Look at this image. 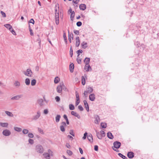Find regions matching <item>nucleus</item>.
Here are the masks:
<instances>
[{
    "instance_id": "dca6fc26",
    "label": "nucleus",
    "mask_w": 159,
    "mask_h": 159,
    "mask_svg": "<svg viewBox=\"0 0 159 159\" xmlns=\"http://www.w3.org/2000/svg\"><path fill=\"white\" fill-rule=\"evenodd\" d=\"M71 114L72 115L76 117L79 119H80V115L76 112L74 111H71Z\"/></svg>"
},
{
    "instance_id": "f3484780",
    "label": "nucleus",
    "mask_w": 159,
    "mask_h": 159,
    "mask_svg": "<svg viewBox=\"0 0 159 159\" xmlns=\"http://www.w3.org/2000/svg\"><path fill=\"white\" fill-rule=\"evenodd\" d=\"M80 44V40L79 37L78 36L76 38V46L78 47L79 46Z\"/></svg>"
},
{
    "instance_id": "4468645a",
    "label": "nucleus",
    "mask_w": 159,
    "mask_h": 159,
    "mask_svg": "<svg viewBox=\"0 0 159 159\" xmlns=\"http://www.w3.org/2000/svg\"><path fill=\"white\" fill-rule=\"evenodd\" d=\"M89 99L91 101H93L95 99V96L94 93H92L89 95Z\"/></svg>"
},
{
    "instance_id": "4be33fe9",
    "label": "nucleus",
    "mask_w": 159,
    "mask_h": 159,
    "mask_svg": "<svg viewBox=\"0 0 159 159\" xmlns=\"http://www.w3.org/2000/svg\"><path fill=\"white\" fill-rule=\"evenodd\" d=\"M90 60V59L89 58L86 57L84 60V62L85 65H87V64H89Z\"/></svg>"
},
{
    "instance_id": "bb28decb",
    "label": "nucleus",
    "mask_w": 159,
    "mask_h": 159,
    "mask_svg": "<svg viewBox=\"0 0 159 159\" xmlns=\"http://www.w3.org/2000/svg\"><path fill=\"white\" fill-rule=\"evenodd\" d=\"M14 84L15 87L17 88L19 87L20 85V83L18 81H16L14 83Z\"/></svg>"
},
{
    "instance_id": "052dcab7",
    "label": "nucleus",
    "mask_w": 159,
    "mask_h": 159,
    "mask_svg": "<svg viewBox=\"0 0 159 159\" xmlns=\"http://www.w3.org/2000/svg\"><path fill=\"white\" fill-rule=\"evenodd\" d=\"M1 14L2 16L4 17H6V14L3 11H1Z\"/></svg>"
},
{
    "instance_id": "c03bdc74",
    "label": "nucleus",
    "mask_w": 159,
    "mask_h": 159,
    "mask_svg": "<svg viewBox=\"0 0 159 159\" xmlns=\"http://www.w3.org/2000/svg\"><path fill=\"white\" fill-rule=\"evenodd\" d=\"M22 133L24 134H27L28 133H29V130L27 129H23V130H22Z\"/></svg>"
},
{
    "instance_id": "864d4df0",
    "label": "nucleus",
    "mask_w": 159,
    "mask_h": 159,
    "mask_svg": "<svg viewBox=\"0 0 159 159\" xmlns=\"http://www.w3.org/2000/svg\"><path fill=\"white\" fill-rule=\"evenodd\" d=\"M29 30L30 32V34L31 35V36H33L34 35V33H33L32 32V30H31V27L30 26V25H29Z\"/></svg>"
},
{
    "instance_id": "f8f14e48",
    "label": "nucleus",
    "mask_w": 159,
    "mask_h": 159,
    "mask_svg": "<svg viewBox=\"0 0 159 159\" xmlns=\"http://www.w3.org/2000/svg\"><path fill=\"white\" fill-rule=\"evenodd\" d=\"M68 40L69 41V42L71 43V38L72 39H73L74 36L73 34L72 33H71L70 34L69 32V30H68Z\"/></svg>"
},
{
    "instance_id": "423d86ee",
    "label": "nucleus",
    "mask_w": 159,
    "mask_h": 159,
    "mask_svg": "<svg viewBox=\"0 0 159 159\" xmlns=\"http://www.w3.org/2000/svg\"><path fill=\"white\" fill-rule=\"evenodd\" d=\"M113 146L112 147V148H116L118 149L120 146L121 145V143L119 141H115L113 143Z\"/></svg>"
},
{
    "instance_id": "4c0bfd02",
    "label": "nucleus",
    "mask_w": 159,
    "mask_h": 159,
    "mask_svg": "<svg viewBox=\"0 0 159 159\" xmlns=\"http://www.w3.org/2000/svg\"><path fill=\"white\" fill-rule=\"evenodd\" d=\"M75 96L76 98V100H80V96L79 93L77 91L75 92Z\"/></svg>"
},
{
    "instance_id": "20e7f679",
    "label": "nucleus",
    "mask_w": 159,
    "mask_h": 159,
    "mask_svg": "<svg viewBox=\"0 0 159 159\" xmlns=\"http://www.w3.org/2000/svg\"><path fill=\"white\" fill-rule=\"evenodd\" d=\"M41 112L40 111H38L35 115L33 116L32 118V120H37L41 116Z\"/></svg>"
},
{
    "instance_id": "9d476101",
    "label": "nucleus",
    "mask_w": 159,
    "mask_h": 159,
    "mask_svg": "<svg viewBox=\"0 0 159 159\" xmlns=\"http://www.w3.org/2000/svg\"><path fill=\"white\" fill-rule=\"evenodd\" d=\"M84 69L86 72L91 71L92 70L91 67L89 64L85 65L84 67Z\"/></svg>"
},
{
    "instance_id": "2f4dec72",
    "label": "nucleus",
    "mask_w": 159,
    "mask_h": 159,
    "mask_svg": "<svg viewBox=\"0 0 159 159\" xmlns=\"http://www.w3.org/2000/svg\"><path fill=\"white\" fill-rule=\"evenodd\" d=\"M25 83L27 85H29L30 84V81L29 78H26L25 80Z\"/></svg>"
},
{
    "instance_id": "cd10ccee",
    "label": "nucleus",
    "mask_w": 159,
    "mask_h": 159,
    "mask_svg": "<svg viewBox=\"0 0 159 159\" xmlns=\"http://www.w3.org/2000/svg\"><path fill=\"white\" fill-rule=\"evenodd\" d=\"M43 100L42 99H40L38 100V102L41 106L43 105Z\"/></svg>"
},
{
    "instance_id": "3c124183",
    "label": "nucleus",
    "mask_w": 159,
    "mask_h": 159,
    "mask_svg": "<svg viewBox=\"0 0 159 159\" xmlns=\"http://www.w3.org/2000/svg\"><path fill=\"white\" fill-rule=\"evenodd\" d=\"M28 136L30 138H33L34 137L33 134L30 133H28Z\"/></svg>"
},
{
    "instance_id": "79ce46f5",
    "label": "nucleus",
    "mask_w": 159,
    "mask_h": 159,
    "mask_svg": "<svg viewBox=\"0 0 159 159\" xmlns=\"http://www.w3.org/2000/svg\"><path fill=\"white\" fill-rule=\"evenodd\" d=\"M69 107L70 110H72L75 109V107L73 104H70L69 105Z\"/></svg>"
},
{
    "instance_id": "de8ad7c7",
    "label": "nucleus",
    "mask_w": 159,
    "mask_h": 159,
    "mask_svg": "<svg viewBox=\"0 0 159 159\" xmlns=\"http://www.w3.org/2000/svg\"><path fill=\"white\" fill-rule=\"evenodd\" d=\"M48 152L47 153H48V155H49L50 156H52L53 152L50 149H48Z\"/></svg>"
},
{
    "instance_id": "7ed1b4c3",
    "label": "nucleus",
    "mask_w": 159,
    "mask_h": 159,
    "mask_svg": "<svg viewBox=\"0 0 159 159\" xmlns=\"http://www.w3.org/2000/svg\"><path fill=\"white\" fill-rule=\"evenodd\" d=\"M23 72L25 75L30 77H32L33 75L31 70L30 69H28L26 71H23Z\"/></svg>"
},
{
    "instance_id": "774afa93",
    "label": "nucleus",
    "mask_w": 159,
    "mask_h": 159,
    "mask_svg": "<svg viewBox=\"0 0 159 159\" xmlns=\"http://www.w3.org/2000/svg\"><path fill=\"white\" fill-rule=\"evenodd\" d=\"M29 22L30 23H32L33 24H34V21L33 19H31L30 20Z\"/></svg>"
},
{
    "instance_id": "6ab92c4d",
    "label": "nucleus",
    "mask_w": 159,
    "mask_h": 159,
    "mask_svg": "<svg viewBox=\"0 0 159 159\" xmlns=\"http://www.w3.org/2000/svg\"><path fill=\"white\" fill-rule=\"evenodd\" d=\"M87 138L89 141L91 143L93 142V136L91 134H89L88 135Z\"/></svg>"
},
{
    "instance_id": "4d7b16f0",
    "label": "nucleus",
    "mask_w": 159,
    "mask_h": 159,
    "mask_svg": "<svg viewBox=\"0 0 159 159\" xmlns=\"http://www.w3.org/2000/svg\"><path fill=\"white\" fill-rule=\"evenodd\" d=\"M48 113V110L47 109H44L43 111V113L44 114L46 115Z\"/></svg>"
},
{
    "instance_id": "8fccbe9b",
    "label": "nucleus",
    "mask_w": 159,
    "mask_h": 159,
    "mask_svg": "<svg viewBox=\"0 0 159 159\" xmlns=\"http://www.w3.org/2000/svg\"><path fill=\"white\" fill-rule=\"evenodd\" d=\"M70 57H72V55H73V50H72L71 46V47L70 48Z\"/></svg>"
},
{
    "instance_id": "680f3d73",
    "label": "nucleus",
    "mask_w": 159,
    "mask_h": 159,
    "mask_svg": "<svg viewBox=\"0 0 159 159\" xmlns=\"http://www.w3.org/2000/svg\"><path fill=\"white\" fill-rule=\"evenodd\" d=\"M78 108L81 111H82L84 110L83 108V107L82 106H81L80 105L79 106Z\"/></svg>"
},
{
    "instance_id": "39448f33",
    "label": "nucleus",
    "mask_w": 159,
    "mask_h": 159,
    "mask_svg": "<svg viewBox=\"0 0 159 159\" xmlns=\"http://www.w3.org/2000/svg\"><path fill=\"white\" fill-rule=\"evenodd\" d=\"M55 21L56 24L57 25L59 24V13L57 12V10H55Z\"/></svg>"
},
{
    "instance_id": "6e6552de",
    "label": "nucleus",
    "mask_w": 159,
    "mask_h": 159,
    "mask_svg": "<svg viewBox=\"0 0 159 159\" xmlns=\"http://www.w3.org/2000/svg\"><path fill=\"white\" fill-rule=\"evenodd\" d=\"M64 86L63 83H62L61 84H60V85L58 86L57 88V92L59 93H61L62 91V87Z\"/></svg>"
},
{
    "instance_id": "6e6d98bb",
    "label": "nucleus",
    "mask_w": 159,
    "mask_h": 159,
    "mask_svg": "<svg viewBox=\"0 0 159 159\" xmlns=\"http://www.w3.org/2000/svg\"><path fill=\"white\" fill-rule=\"evenodd\" d=\"M70 134L73 136H75V134L74 133L73 131L72 130H71L70 131Z\"/></svg>"
},
{
    "instance_id": "2eb2a0df",
    "label": "nucleus",
    "mask_w": 159,
    "mask_h": 159,
    "mask_svg": "<svg viewBox=\"0 0 159 159\" xmlns=\"http://www.w3.org/2000/svg\"><path fill=\"white\" fill-rule=\"evenodd\" d=\"M127 156L129 158H132L134 157V153L132 152H129L128 153Z\"/></svg>"
},
{
    "instance_id": "a211bd4d",
    "label": "nucleus",
    "mask_w": 159,
    "mask_h": 159,
    "mask_svg": "<svg viewBox=\"0 0 159 159\" xmlns=\"http://www.w3.org/2000/svg\"><path fill=\"white\" fill-rule=\"evenodd\" d=\"M83 102L87 111H89V106L87 101L84 100V101Z\"/></svg>"
},
{
    "instance_id": "e433bc0d",
    "label": "nucleus",
    "mask_w": 159,
    "mask_h": 159,
    "mask_svg": "<svg viewBox=\"0 0 159 159\" xmlns=\"http://www.w3.org/2000/svg\"><path fill=\"white\" fill-rule=\"evenodd\" d=\"M14 129L15 131L19 132H20L22 130V129L21 128L16 127H14Z\"/></svg>"
},
{
    "instance_id": "603ef678",
    "label": "nucleus",
    "mask_w": 159,
    "mask_h": 159,
    "mask_svg": "<svg viewBox=\"0 0 159 159\" xmlns=\"http://www.w3.org/2000/svg\"><path fill=\"white\" fill-rule=\"evenodd\" d=\"M29 142L31 144H33L34 143V140L32 139H30L28 140Z\"/></svg>"
},
{
    "instance_id": "a18cd8bd",
    "label": "nucleus",
    "mask_w": 159,
    "mask_h": 159,
    "mask_svg": "<svg viewBox=\"0 0 159 159\" xmlns=\"http://www.w3.org/2000/svg\"><path fill=\"white\" fill-rule=\"evenodd\" d=\"M76 61L79 64H81V59L79 58V57H77Z\"/></svg>"
},
{
    "instance_id": "a19ab883",
    "label": "nucleus",
    "mask_w": 159,
    "mask_h": 159,
    "mask_svg": "<svg viewBox=\"0 0 159 159\" xmlns=\"http://www.w3.org/2000/svg\"><path fill=\"white\" fill-rule=\"evenodd\" d=\"M101 125L102 128H105L107 127V125L106 123H101Z\"/></svg>"
},
{
    "instance_id": "5fc2aeb1",
    "label": "nucleus",
    "mask_w": 159,
    "mask_h": 159,
    "mask_svg": "<svg viewBox=\"0 0 159 159\" xmlns=\"http://www.w3.org/2000/svg\"><path fill=\"white\" fill-rule=\"evenodd\" d=\"M10 31L11 32V33L13 35H16V33L15 31L12 28V29L10 30Z\"/></svg>"
},
{
    "instance_id": "13d9d810",
    "label": "nucleus",
    "mask_w": 159,
    "mask_h": 159,
    "mask_svg": "<svg viewBox=\"0 0 159 159\" xmlns=\"http://www.w3.org/2000/svg\"><path fill=\"white\" fill-rule=\"evenodd\" d=\"M100 133L101 134V135H102V137L105 136V133L104 131L102 130L101 131Z\"/></svg>"
},
{
    "instance_id": "bf43d9fd",
    "label": "nucleus",
    "mask_w": 159,
    "mask_h": 159,
    "mask_svg": "<svg viewBox=\"0 0 159 159\" xmlns=\"http://www.w3.org/2000/svg\"><path fill=\"white\" fill-rule=\"evenodd\" d=\"M76 25L80 27L81 25L82 22L80 21L77 22L76 23Z\"/></svg>"
},
{
    "instance_id": "f704fd0d",
    "label": "nucleus",
    "mask_w": 159,
    "mask_h": 159,
    "mask_svg": "<svg viewBox=\"0 0 159 159\" xmlns=\"http://www.w3.org/2000/svg\"><path fill=\"white\" fill-rule=\"evenodd\" d=\"M63 37L64 40L65 42H66V43H67V39L66 36V34L64 31L63 32Z\"/></svg>"
},
{
    "instance_id": "0eeeda50",
    "label": "nucleus",
    "mask_w": 159,
    "mask_h": 159,
    "mask_svg": "<svg viewBox=\"0 0 159 159\" xmlns=\"http://www.w3.org/2000/svg\"><path fill=\"white\" fill-rule=\"evenodd\" d=\"M66 126V123L65 122H62L61 123V125L60 126V129L61 130L64 132L65 131V127Z\"/></svg>"
},
{
    "instance_id": "338daca9",
    "label": "nucleus",
    "mask_w": 159,
    "mask_h": 159,
    "mask_svg": "<svg viewBox=\"0 0 159 159\" xmlns=\"http://www.w3.org/2000/svg\"><path fill=\"white\" fill-rule=\"evenodd\" d=\"M38 130L40 133L42 134H43V130L41 129L40 128H38Z\"/></svg>"
},
{
    "instance_id": "e2e57ef3",
    "label": "nucleus",
    "mask_w": 159,
    "mask_h": 159,
    "mask_svg": "<svg viewBox=\"0 0 159 159\" xmlns=\"http://www.w3.org/2000/svg\"><path fill=\"white\" fill-rule=\"evenodd\" d=\"M87 134H88L87 132H85V133H84V136L82 138L83 139H86L87 136Z\"/></svg>"
},
{
    "instance_id": "c9c22d12",
    "label": "nucleus",
    "mask_w": 159,
    "mask_h": 159,
    "mask_svg": "<svg viewBox=\"0 0 159 159\" xmlns=\"http://www.w3.org/2000/svg\"><path fill=\"white\" fill-rule=\"evenodd\" d=\"M118 154L120 157H121L123 159H128V158H127V157L123 155V154H122L121 153H118Z\"/></svg>"
},
{
    "instance_id": "ea45409f",
    "label": "nucleus",
    "mask_w": 159,
    "mask_h": 159,
    "mask_svg": "<svg viewBox=\"0 0 159 159\" xmlns=\"http://www.w3.org/2000/svg\"><path fill=\"white\" fill-rule=\"evenodd\" d=\"M75 16V13L74 11L72 12L70 15V19L71 20H72L73 18H74Z\"/></svg>"
},
{
    "instance_id": "473e14b6",
    "label": "nucleus",
    "mask_w": 159,
    "mask_h": 159,
    "mask_svg": "<svg viewBox=\"0 0 159 159\" xmlns=\"http://www.w3.org/2000/svg\"><path fill=\"white\" fill-rule=\"evenodd\" d=\"M60 81V79L58 77H56L54 80V82L55 84L58 83Z\"/></svg>"
},
{
    "instance_id": "69168bd1",
    "label": "nucleus",
    "mask_w": 159,
    "mask_h": 159,
    "mask_svg": "<svg viewBox=\"0 0 159 159\" xmlns=\"http://www.w3.org/2000/svg\"><path fill=\"white\" fill-rule=\"evenodd\" d=\"M74 32L75 34L79 35V30H74Z\"/></svg>"
},
{
    "instance_id": "393cba45",
    "label": "nucleus",
    "mask_w": 159,
    "mask_h": 159,
    "mask_svg": "<svg viewBox=\"0 0 159 159\" xmlns=\"http://www.w3.org/2000/svg\"><path fill=\"white\" fill-rule=\"evenodd\" d=\"M43 155L46 159H50V156L47 153L45 152L43 153Z\"/></svg>"
},
{
    "instance_id": "37998d69",
    "label": "nucleus",
    "mask_w": 159,
    "mask_h": 159,
    "mask_svg": "<svg viewBox=\"0 0 159 159\" xmlns=\"http://www.w3.org/2000/svg\"><path fill=\"white\" fill-rule=\"evenodd\" d=\"M36 83V80L35 79H33L31 81V85L32 86H34L35 85Z\"/></svg>"
},
{
    "instance_id": "72a5a7b5",
    "label": "nucleus",
    "mask_w": 159,
    "mask_h": 159,
    "mask_svg": "<svg viewBox=\"0 0 159 159\" xmlns=\"http://www.w3.org/2000/svg\"><path fill=\"white\" fill-rule=\"evenodd\" d=\"M82 84L83 85H84L85 84V80L84 77L82 76L81 77Z\"/></svg>"
},
{
    "instance_id": "5701e85b",
    "label": "nucleus",
    "mask_w": 159,
    "mask_h": 159,
    "mask_svg": "<svg viewBox=\"0 0 159 159\" xmlns=\"http://www.w3.org/2000/svg\"><path fill=\"white\" fill-rule=\"evenodd\" d=\"M74 65L72 63L70 64L69 66L70 70L71 72H73L74 71Z\"/></svg>"
},
{
    "instance_id": "f257e3e1",
    "label": "nucleus",
    "mask_w": 159,
    "mask_h": 159,
    "mask_svg": "<svg viewBox=\"0 0 159 159\" xmlns=\"http://www.w3.org/2000/svg\"><path fill=\"white\" fill-rule=\"evenodd\" d=\"M36 152L40 154L43 153L44 151V149L43 147L40 144L36 145L35 147Z\"/></svg>"
},
{
    "instance_id": "1a4fd4ad",
    "label": "nucleus",
    "mask_w": 159,
    "mask_h": 159,
    "mask_svg": "<svg viewBox=\"0 0 159 159\" xmlns=\"http://www.w3.org/2000/svg\"><path fill=\"white\" fill-rule=\"evenodd\" d=\"M2 133L5 136H9L11 134L10 131L7 129L3 130Z\"/></svg>"
},
{
    "instance_id": "58836bf2",
    "label": "nucleus",
    "mask_w": 159,
    "mask_h": 159,
    "mask_svg": "<svg viewBox=\"0 0 159 159\" xmlns=\"http://www.w3.org/2000/svg\"><path fill=\"white\" fill-rule=\"evenodd\" d=\"M5 112L8 116H13V114L10 112L6 111Z\"/></svg>"
},
{
    "instance_id": "c85d7f7f",
    "label": "nucleus",
    "mask_w": 159,
    "mask_h": 159,
    "mask_svg": "<svg viewBox=\"0 0 159 159\" xmlns=\"http://www.w3.org/2000/svg\"><path fill=\"white\" fill-rule=\"evenodd\" d=\"M4 25L5 27L8 29L9 30H10L12 29V26L9 24H5Z\"/></svg>"
},
{
    "instance_id": "b1692460",
    "label": "nucleus",
    "mask_w": 159,
    "mask_h": 159,
    "mask_svg": "<svg viewBox=\"0 0 159 159\" xmlns=\"http://www.w3.org/2000/svg\"><path fill=\"white\" fill-rule=\"evenodd\" d=\"M107 136L110 139H112L114 138L112 133L110 132H109L107 133Z\"/></svg>"
},
{
    "instance_id": "412c9836",
    "label": "nucleus",
    "mask_w": 159,
    "mask_h": 159,
    "mask_svg": "<svg viewBox=\"0 0 159 159\" xmlns=\"http://www.w3.org/2000/svg\"><path fill=\"white\" fill-rule=\"evenodd\" d=\"M82 48L84 49H85L87 47V43L84 41L82 42L81 44Z\"/></svg>"
},
{
    "instance_id": "09e8293b",
    "label": "nucleus",
    "mask_w": 159,
    "mask_h": 159,
    "mask_svg": "<svg viewBox=\"0 0 159 159\" xmlns=\"http://www.w3.org/2000/svg\"><path fill=\"white\" fill-rule=\"evenodd\" d=\"M83 52V51L81 50H79L77 51V54H78L77 57H79L80 55V53H82Z\"/></svg>"
},
{
    "instance_id": "7c9ffc66",
    "label": "nucleus",
    "mask_w": 159,
    "mask_h": 159,
    "mask_svg": "<svg viewBox=\"0 0 159 159\" xmlns=\"http://www.w3.org/2000/svg\"><path fill=\"white\" fill-rule=\"evenodd\" d=\"M96 133L97 137L99 139H101L102 138V135H101V134L98 132H97V131H96Z\"/></svg>"
},
{
    "instance_id": "49530a36",
    "label": "nucleus",
    "mask_w": 159,
    "mask_h": 159,
    "mask_svg": "<svg viewBox=\"0 0 159 159\" xmlns=\"http://www.w3.org/2000/svg\"><path fill=\"white\" fill-rule=\"evenodd\" d=\"M66 152L69 156H71L73 154L72 152L70 150H67L66 151Z\"/></svg>"
},
{
    "instance_id": "9b49d317",
    "label": "nucleus",
    "mask_w": 159,
    "mask_h": 159,
    "mask_svg": "<svg viewBox=\"0 0 159 159\" xmlns=\"http://www.w3.org/2000/svg\"><path fill=\"white\" fill-rule=\"evenodd\" d=\"M94 118L95 119L94 122L96 124H98L100 120L99 116L97 115L94 116Z\"/></svg>"
},
{
    "instance_id": "ddd939ff",
    "label": "nucleus",
    "mask_w": 159,
    "mask_h": 159,
    "mask_svg": "<svg viewBox=\"0 0 159 159\" xmlns=\"http://www.w3.org/2000/svg\"><path fill=\"white\" fill-rule=\"evenodd\" d=\"M22 97V95H17L12 97L11 99L12 100H18L20 98Z\"/></svg>"
},
{
    "instance_id": "aec40b11",
    "label": "nucleus",
    "mask_w": 159,
    "mask_h": 159,
    "mask_svg": "<svg viewBox=\"0 0 159 159\" xmlns=\"http://www.w3.org/2000/svg\"><path fill=\"white\" fill-rule=\"evenodd\" d=\"M79 7L80 10L84 11L86 9V6L84 4H81L80 5Z\"/></svg>"
},
{
    "instance_id": "c756f323",
    "label": "nucleus",
    "mask_w": 159,
    "mask_h": 159,
    "mask_svg": "<svg viewBox=\"0 0 159 159\" xmlns=\"http://www.w3.org/2000/svg\"><path fill=\"white\" fill-rule=\"evenodd\" d=\"M60 118H61V116L60 115H57L55 118L56 121L57 122H59L60 120Z\"/></svg>"
},
{
    "instance_id": "a878e982",
    "label": "nucleus",
    "mask_w": 159,
    "mask_h": 159,
    "mask_svg": "<svg viewBox=\"0 0 159 159\" xmlns=\"http://www.w3.org/2000/svg\"><path fill=\"white\" fill-rule=\"evenodd\" d=\"M8 125L7 123L0 122V126L2 127H7Z\"/></svg>"
},
{
    "instance_id": "f03ea898",
    "label": "nucleus",
    "mask_w": 159,
    "mask_h": 159,
    "mask_svg": "<svg viewBox=\"0 0 159 159\" xmlns=\"http://www.w3.org/2000/svg\"><path fill=\"white\" fill-rule=\"evenodd\" d=\"M93 91V88L89 86L87 88L86 90L84 91V94L86 97H87L88 93H92Z\"/></svg>"
},
{
    "instance_id": "0e129e2a",
    "label": "nucleus",
    "mask_w": 159,
    "mask_h": 159,
    "mask_svg": "<svg viewBox=\"0 0 159 159\" xmlns=\"http://www.w3.org/2000/svg\"><path fill=\"white\" fill-rule=\"evenodd\" d=\"M57 102H58L60 101V98L59 96H57L55 98Z\"/></svg>"
}]
</instances>
